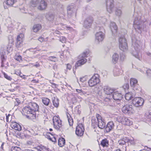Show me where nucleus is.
I'll return each mask as SVG.
<instances>
[{
  "label": "nucleus",
  "instance_id": "obj_1",
  "mask_svg": "<svg viewBox=\"0 0 151 151\" xmlns=\"http://www.w3.org/2000/svg\"><path fill=\"white\" fill-rule=\"evenodd\" d=\"M39 108V106L36 103L31 102L27 106L23 108V111L27 114H32L35 116V111H38Z\"/></svg>",
  "mask_w": 151,
  "mask_h": 151
},
{
  "label": "nucleus",
  "instance_id": "obj_2",
  "mask_svg": "<svg viewBox=\"0 0 151 151\" xmlns=\"http://www.w3.org/2000/svg\"><path fill=\"white\" fill-rule=\"evenodd\" d=\"M143 17L139 15L136 16L134 18V21L133 26L136 30H141L142 29V25L144 24H146L147 22L145 20H143Z\"/></svg>",
  "mask_w": 151,
  "mask_h": 151
},
{
  "label": "nucleus",
  "instance_id": "obj_3",
  "mask_svg": "<svg viewBox=\"0 0 151 151\" xmlns=\"http://www.w3.org/2000/svg\"><path fill=\"white\" fill-rule=\"evenodd\" d=\"M119 49L124 52L127 51L128 49V47L125 39L124 37H121L119 39Z\"/></svg>",
  "mask_w": 151,
  "mask_h": 151
},
{
  "label": "nucleus",
  "instance_id": "obj_4",
  "mask_svg": "<svg viewBox=\"0 0 151 151\" xmlns=\"http://www.w3.org/2000/svg\"><path fill=\"white\" fill-rule=\"evenodd\" d=\"M100 82L99 76L97 74H95L88 81V83L90 87L94 86Z\"/></svg>",
  "mask_w": 151,
  "mask_h": 151
},
{
  "label": "nucleus",
  "instance_id": "obj_5",
  "mask_svg": "<svg viewBox=\"0 0 151 151\" xmlns=\"http://www.w3.org/2000/svg\"><path fill=\"white\" fill-rule=\"evenodd\" d=\"M132 44L134 46L135 51H134L132 54L133 55L135 58L138 59L139 60H141L142 59V56L140 53L138 52V50L139 47L138 44H135V40L132 38Z\"/></svg>",
  "mask_w": 151,
  "mask_h": 151
},
{
  "label": "nucleus",
  "instance_id": "obj_6",
  "mask_svg": "<svg viewBox=\"0 0 151 151\" xmlns=\"http://www.w3.org/2000/svg\"><path fill=\"white\" fill-rule=\"evenodd\" d=\"M52 121L54 128L57 130H59L62 127L61 120L59 117L55 116L53 117Z\"/></svg>",
  "mask_w": 151,
  "mask_h": 151
},
{
  "label": "nucleus",
  "instance_id": "obj_7",
  "mask_svg": "<svg viewBox=\"0 0 151 151\" xmlns=\"http://www.w3.org/2000/svg\"><path fill=\"white\" fill-rule=\"evenodd\" d=\"M117 119L119 122H121L124 125L129 126L132 124V121L125 117H118Z\"/></svg>",
  "mask_w": 151,
  "mask_h": 151
},
{
  "label": "nucleus",
  "instance_id": "obj_8",
  "mask_svg": "<svg viewBox=\"0 0 151 151\" xmlns=\"http://www.w3.org/2000/svg\"><path fill=\"white\" fill-rule=\"evenodd\" d=\"M84 128L83 125L81 124H78L76 128V134L79 137H81L83 135Z\"/></svg>",
  "mask_w": 151,
  "mask_h": 151
},
{
  "label": "nucleus",
  "instance_id": "obj_9",
  "mask_svg": "<svg viewBox=\"0 0 151 151\" xmlns=\"http://www.w3.org/2000/svg\"><path fill=\"white\" fill-rule=\"evenodd\" d=\"M96 118L97 119L98 126L99 128L101 129L104 128L105 127L106 125V124L104 121V119H102L101 116L99 114L96 115Z\"/></svg>",
  "mask_w": 151,
  "mask_h": 151
},
{
  "label": "nucleus",
  "instance_id": "obj_10",
  "mask_svg": "<svg viewBox=\"0 0 151 151\" xmlns=\"http://www.w3.org/2000/svg\"><path fill=\"white\" fill-rule=\"evenodd\" d=\"M144 102L143 99L140 97H137L134 99L132 101V104L136 107L140 106L143 105Z\"/></svg>",
  "mask_w": 151,
  "mask_h": 151
},
{
  "label": "nucleus",
  "instance_id": "obj_11",
  "mask_svg": "<svg viewBox=\"0 0 151 151\" xmlns=\"http://www.w3.org/2000/svg\"><path fill=\"white\" fill-rule=\"evenodd\" d=\"M113 2V0H106V1L107 10L109 13H111L113 11L114 7Z\"/></svg>",
  "mask_w": 151,
  "mask_h": 151
},
{
  "label": "nucleus",
  "instance_id": "obj_12",
  "mask_svg": "<svg viewBox=\"0 0 151 151\" xmlns=\"http://www.w3.org/2000/svg\"><path fill=\"white\" fill-rule=\"evenodd\" d=\"M104 93L107 96H109V97L111 96L112 94L113 93L115 90L111 88L106 86H104L103 89Z\"/></svg>",
  "mask_w": 151,
  "mask_h": 151
},
{
  "label": "nucleus",
  "instance_id": "obj_13",
  "mask_svg": "<svg viewBox=\"0 0 151 151\" xmlns=\"http://www.w3.org/2000/svg\"><path fill=\"white\" fill-rule=\"evenodd\" d=\"M93 21V18L91 17H87L85 20L84 27L86 28H90Z\"/></svg>",
  "mask_w": 151,
  "mask_h": 151
},
{
  "label": "nucleus",
  "instance_id": "obj_14",
  "mask_svg": "<svg viewBox=\"0 0 151 151\" xmlns=\"http://www.w3.org/2000/svg\"><path fill=\"white\" fill-rule=\"evenodd\" d=\"M104 37V34L101 32H97L95 34L96 40L99 42L103 41Z\"/></svg>",
  "mask_w": 151,
  "mask_h": 151
},
{
  "label": "nucleus",
  "instance_id": "obj_15",
  "mask_svg": "<svg viewBox=\"0 0 151 151\" xmlns=\"http://www.w3.org/2000/svg\"><path fill=\"white\" fill-rule=\"evenodd\" d=\"M132 106L131 105H126L124 106L122 109V111L125 114H129L132 111Z\"/></svg>",
  "mask_w": 151,
  "mask_h": 151
},
{
  "label": "nucleus",
  "instance_id": "obj_16",
  "mask_svg": "<svg viewBox=\"0 0 151 151\" xmlns=\"http://www.w3.org/2000/svg\"><path fill=\"white\" fill-rule=\"evenodd\" d=\"M111 96L116 101H120L122 98V95L118 91H114Z\"/></svg>",
  "mask_w": 151,
  "mask_h": 151
},
{
  "label": "nucleus",
  "instance_id": "obj_17",
  "mask_svg": "<svg viewBox=\"0 0 151 151\" xmlns=\"http://www.w3.org/2000/svg\"><path fill=\"white\" fill-rule=\"evenodd\" d=\"M47 5V3L44 0H41L37 7L39 10H43L46 8Z\"/></svg>",
  "mask_w": 151,
  "mask_h": 151
},
{
  "label": "nucleus",
  "instance_id": "obj_18",
  "mask_svg": "<svg viewBox=\"0 0 151 151\" xmlns=\"http://www.w3.org/2000/svg\"><path fill=\"white\" fill-rule=\"evenodd\" d=\"M114 125L113 122H109L105 128V130L106 132H108L113 129L114 127Z\"/></svg>",
  "mask_w": 151,
  "mask_h": 151
},
{
  "label": "nucleus",
  "instance_id": "obj_19",
  "mask_svg": "<svg viewBox=\"0 0 151 151\" xmlns=\"http://www.w3.org/2000/svg\"><path fill=\"white\" fill-rule=\"evenodd\" d=\"M113 73L114 76H118L122 74L123 71L120 68L116 67L114 68Z\"/></svg>",
  "mask_w": 151,
  "mask_h": 151
},
{
  "label": "nucleus",
  "instance_id": "obj_20",
  "mask_svg": "<svg viewBox=\"0 0 151 151\" xmlns=\"http://www.w3.org/2000/svg\"><path fill=\"white\" fill-rule=\"evenodd\" d=\"M11 127L15 130L21 131L22 129L21 126L16 122L12 123L11 124Z\"/></svg>",
  "mask_w": 151,
  "mask_h": 151
},
{
  "label": "nucleus",
  "instance_id": "obj_21",
  "mask_svg": "<svg viewBox=\"0 0 151 151\" xmlns=\"http://www.w3.org/2000/svg\"><path fill=\"white\" fill-rule=\"evenodd\" d=\"M24 35L23 34L21 33L17 36V44L20 45L22 42L24 38Z\"/></svg>",
  "mask_w": 151,
  "mask_h": 151
},
{
  "label": "nucleus",
  "instance_id": "obj_22",
  "mask_svg": "<svg viewBox=\"0 0 151 151\" xmlns=\"http://www.w3.org/2000/svg\"><path fill=\"white\" fill-rule=\"evenodd\" d=\"M45 17L47 20L50 22H52L54 19V16L52 13H48L46 14Z\"/></svg>",
  "mask_w": 151,
  "mask_h": 151
},
{
  "label": "nucleus",
  "instance_id": "obj_23",
  "mask_svg": "<svg viewBox=\"0 0 151 151\" xmlns=\"http://www.w3.org/2000/svg\"><path fill=\"white\" fill-rule=\"evenodd\" d=\"M76 7H75L73 6H70L67 8V12L68 14L71 15L73 13L76 11Z\"/></svg>",
  "mask_w": 151,
  "mask_h": 151
},
{
  "label": "nucleus",
  "instance_id": "obj_24",
  "mask_svg": "<svg viewBox=\"0 0 151 151\" xmlns=\"http://www.w3.org/2000/svg\"><path fill=\"white\" fill-rule=\"evenodd\" d=\"M100 144L103 147H107L109 145V141L106 139H103L101 141Z\"/></svg>",
  "mask_w": 151,
  "mask_h": 151
},
{
  "label": "nucleus",
  "instance_id": "obj_25",
  "mask_svg": "<svg viewBox=\"0 0 151 151\" xmlns=\"http://www.w3.org/2000/svg\"><path fill=\"white\" fill-rule=\"evenodd\" d=\"M110 27L112 32L114 31H115L116 32L117 29V27L115 23L112 22H111L110 24Z\"/></svg>",
  "mask_w": 151,
  "mask_h": 151
},
{
  "label": "nucleus",
  "instance_id": "obj_26",
  "mask_svg": "<svg viewBox=\"0 0 151 151\" xmlns=\"http://www.w3.org/2000/svg\"><path fill=\"white\" fill-rule=\"evenodd\" d=\"M42 28V26L40 24H37L34 25L32 29L33 32H37L40 30Z\"/></svg>",
  "mask_w": 151,
  "mask_h": 151
},
{
  "label": "nucleus",
  "instance_id": "obj_27",
  "mask_svg": "<svg viewBox=\"0 0 151 151\" xmlns=\"http://www.w3.org/2000/svg\"><path fill=\"white\" fill-rule=\"evenodd\" d=\"M134 94L132 92H129L126 94L125 97L126 100L129 101L133 98Z\"/></svg>",
  "mask_w": 151,
  "mask_h": 151
},
{
  "label": "nucleus",
  "instance_id": "obj_28",
  "mask_svg": "<svg viewBox=\"0 0 151 151\" xmlns=\"http://www.w3.org/2000/svg\"><path fill=\"white\" fill-rule=\"evenodd\" d=\"M128 139H127V138L121 139L118 141V144H119L120 146H123L124 145L126 142H128Z\"/></svg>",
  "mask_w": 151,
  "mask_h": 151
},
{
  "label": "nucleus",
  "instance_id": "obj_29",
  "mask_svg": "<svg viewBox=\"0 0 151 151\" xmlns=\"http://www.w3.org/2000/svg\"><path fill=\"white\" fill-rule=\"evenodd\" d=\"M40 2V0H31L30 3L31 5L34 7L37 6Z\"/></svg>",
  "mask_w": 151,
  "mask_h": 151
},
{
  "label": "nucleus",
  "instance_id": "obj_30",
  "mask_svg": "<svg viewBox=\"0 0 151 151\" xmlns=\"http://www.w3.org/2000/svg\"><path fill=\"white\" fill-rule=\"evenodd\" d=\"M58 145L61 147L64 146L65 143V140L64 138H60L58 140Z\"/></svg>",
  "mask_w": 151,
  "mask_h": 151
},
{
  "label": "nucleus",
  "instance_id": "obj_31",
  "mask_svg": "<svg viewBox=\"0 0 151 151\" xmlns=\"http://www.w3.org/2000/svg\"><path fill=\"white\" fill-rule=\"evenodd\" d=\"M66 115L70 126H72L73 123V119H72L70 114L69 113H66Z\"/></svg>",
  "mask_w": 151,
  "mask_h": 151
},
{
  "label": "nucleus",
  "instance_id": "obj_32",
  "mask_svg": "<svg viewBox=\"0 0 151 151\" xmlns=\"http://www.w3.org/2000/svg\"><path fill=\"white\" fill-rule=\"evenodd\" d=\"M119 59V55L117 53H114L112 56V61L114 63H116Z\"/></svg>",
  "mask_w": 151,
  "mask_h": 151
},
{
  "label": "nucleus",
  "instance_id": "obj_33",
  "mask_svg": "<svg viewBox=\"0 0 151 151\" xmlns=\"http://www.w3.org/2000/svg\"><path fill=\"white\" fill-rule=\"evenodd\" d=\"M42 102L45 105L48 106L50 102V100L48 98L44 97L42 99Z\"/></svg>",
  "mask_w": 151,
  "mask_h": 151
},
{
  "label": "nucleus",
  "instance_id": "obj_34",
  "mask_svg": "<svg viewBox=\"0 0 151 151\" xmlns=\"http://www.w3.org/2000/svg\"><path fill=\"white\" fill-rule=\"evenodd\" d=\"M88 54V52H84L79 56V59L86 58L87 57Z\"/></svg>",
  "mask_w": 151,
  "mask_h": 151
},
{
  "label": "nucleus",
  "instance_id": "obj_35",
  "mask_svg": "<svg viewBox=\"0 0 151 151\" xmlns=\"http://www.w3.org/2000/svg\"><path fill=\"white\" fill-rule=\"evenodd\" d=\"M88 54V52H84L79 56V59L86 58L87 57Z\"/></svg>",
  "mask_w": 151,
  "mask_h": 151
},
{
  "label": "nucleus",
  "instance_id": "obj_36",
  "mask_svg": "<svg viewBox=\"0 0 151 151\" xmlns=\"http://www.w3.org/2000/svg\"><path fill=\"white\" fill-rule=\"evenodd\" d=\"M137 80L135 78H131L130 80V85L131 86L133 87L137 84Z\"/></svg>",
  "mask_w": 151,
  "mask_h": 151
},
{
  "label": "nucleus",
  "instance_id": "obj_37",
  "mask_svg": "<svg viewBox=\"0 0 151 151\" xmlns=\"http://www.w3.org/2000/svg\"><path fill=\"white\" fill-rule=\"evenodd\" d=\"M15 3V0H6L5 3L8 6H12Z\"/></svg>",
  "mask_w": 151,
  "mask_h": 151
},
{
  "label": "nucleus",
  "instance_id": "obj_38",
  "mask_svg": "<svg viewBox=\"0 0 151 151\" xmlns=\"http://www.w3.org/2000/svg\"><path fill=\"white\" fill-rule=\"evenodd\" d=\"M122 12L120 9H116L115 11V14L117 16L119 17H120L122 14Z\"/></svg>",
  "mask_w": 151,
  "mask_h": 151
},
{
  "label": "nucleus",
  "instance_id": "obj_39",
  "mask_svg": "<svg viewBox=\"0 0 151 151\" xmlns=\"http://www.w3.org/2000/svg\"><path fill=\"white\" fill-rule=\"evenodd\" d=\"M53 104L54 106L55 107H57L59 105V100L58 99L54 98V99L53 100Z\"/></svg>",
  "mask_w": 151,
  "mask_h": 151
},
{
  "label": "nucleus",
  "instance_id": "obj_40",
  "mask_svg": "<svg viewBox=\"0 0 151 151\" xmlns=\"http://www.w3.org/2000/svg\"><path fill=\"white\" fill-rule=\"evenodd\" d=\"M146 119H148V121H151V113L149 112H146L145 114Z\"/></svg>",
  "mask_w": 151,
  "mask_h": 151
},
{
  "label": "nucleus",
  "instance_id": "obj_41",
  "mask_svg": "<svg viewBox=\"0 0 151 151\" xmlns=\"http://www.w3.org/2000/svg\"><path fill=\"white\" fill-rule=\"evenodd\" d=\"M102 88L103 87L102 86H99L95 88L94 90L96 91V92L99 94Z\"/></svg>",
  "mask_w": 151,
  "mask_h": 151
},
{
  "label": "nucleus",
  "instance_id": "obj_42",
  "mask_svg": "<svg viewBox=\"0 0 151 151\" xmlns=\"http://www.w3.org/2000/svg\"><path fill=\"white\" fill-rule=\"evenodd\" d=\"M3 73L4 75V78L7 80L11 81H12L13 80L10 76H9L8 75H7L4 72H3Z\"/></svg>",
  "mask_w": 151,
  "mask_h": 151
},
{
  "label": "nucleus",
  "instance_id": "obj_43",
  "mask_svg": "<svg viewBox=\"0 0 151 151\" xmlns=\"http://www.w3.org/2000/svg\"><path fill=\"white\" fill-rule=\"evenodd\" d=\"M97 119L96 120V118L95 117H93L92 118L91 123L93 125L97 124Z\"/></svg>",
  "mask_w": 151,
  "mask_h": 151
},
{
  "label": "nucleus",
  "instance_id": "obj_44",
  "mask_svg": "<svg viewBox=\"0 0 151 151\" xmlns=\"http://www.w3.org/2000/svg\"><path fill=\"white\" fill-rule=\"evenodd\" d=\"M83 64L79 60L77 61L76 63L75 67L76 68L77 67L81 66Z\"/></svg>",
  "mask_w": 151,
  "mask_h": 151
},
{
  "label": "nucleus",
  "instance_id": "obj_45",
  "mask_svg": "<svg viewBox=\"0 0 151 151\" xmlns=\"http://www.w3.org/2000/svg\"><path fill=\"white\" fill-rule=\"evenodd\" d=\"M8 39L9 44H10V46H12V43L14 42V40L12 36H10L9 37Z\"/></svg>",
  "mask_w": 151,
  "mask_h": 151
},
{
  "label": "nucleus",
  "instance_id": "obj_46",
  "mask_svg": "<svg viewBox=\"0 0 151 151\" xmlns=\"http://www.w3.org/2000/svg\"><path fill=\"white\" fill-rule=\"evenodd\" d=\"M14 59L17 60L20 62L22 60V57L20 55H16L14 56Z\"/></svg>",
  "mask_w": 151,
  "mask_h": 151
},
{
  "label": "nucleus",
  "instance_id": "obj_47",
  "mask_svg": "<svg viewBox=\"0 0 151 151\" xmlns=\"http://www.w3.org/2000/svg\"><path fill=\"white\" fill-rule=\"evenodd\" d=\"M48 59L50 61L55 62L57 60L56 58L55 57L50 56L48 58Z\"/></svg>",
  "mask_w": 151,
  "mask_h": 151
},
{
  "label": "nucleus",
  "instance_id": "obj_48",
  "mask_svg": "<svg viewBox=\"0 0 151 151\" xmlns=\"http://www.w3.org/2000/svg\"><path fill=\"white\" fill-rule=\"evenodd\" d=\"M101 96H102L103 99H104V101L106 102H108L110 101V98L109 97H107V96H104V95L102 94H101Z\"/></svg>",
  "mask_w": 151,
  "mask_h": 151
},
{
  "label": "nucleus",
  "instance_id": "obj_49",
  "mask_svg": "<svg viewBox=\"0 0 151 151\" xmlns=\"http://www.w3.org/2000/svg\"><path fill=\"white\" fill-rule=\"evenodd\" d=\"M60 41L62 43H65L66 41V38L64 37H61L60 38Z\"/></svg>",
  "mask_w": 151,
  "mask_h": 151
},
{
  "label": "nucleus",
  "instance_id": "obj_50",
  "mask_svg": "<svg viewBox=\"0 0 151 151\" xmlns=\"http://www.w3.org/2000/svg\"><path fill=\"white\" fill-rule=\"evenodd\" d=\"M48 139H49L50 140H51L53 142H56L57 141V139L55 137H53L52 138H51L50 137H49L48 138Z\"/></svg>",
  "mask_w": 151,
  "mask_h": 151
},
{
  "label": "nucleus",
  "instance_id": "obj_51",
  "mask_svg": "<svg viewBox=\"0 0 151 151\" xmlns=\"http://www.w3.org/2000/svg\"><path fill=\"white\" fill-rule=\"evenodd\" d=\"M79 59H80L79 60L81 61L83 65L87 62V60L86 58H81Z\"/></svg>",
  "mask_w": 151,
  "mask_h": 151
},
{
  "label": "nucleus",
  "instance_id": "obj_52",
  "mask_svg": "<svg viewBox=\"0 0 151 151\" xmlns=\"http://www.w3.org/2000/svg\"><path fill=\"white\" fill-rule=\"evenodd\" d=\"M129 85L128 84H125L123 86V88L124 90L128 89L129 88Z\"/></svg>",
  "mask_w": 151,
  "mask_h": 151
},
{
  "label": "nucleus",
  "instance_id": "obj_53",
  "mask_svg": "<svg viewBox=\"0 0 151 151\" xmlns=\"http://www.w3.org/2000/svg\"><path fill=\"white\" fill-rule=\"evenodd\" d=\"M18 147H13L11 149V151H17Z\"/></svg>",
  "mask_w": 151,
  "mask_h": 151
},
{
  "label": "nucleus",
  "instance_id": "obj_54",
  "mask_svg": "<svg viewBox=\"0 0 151 151\" xmlns=\"http://www.w3.org/2000/svg\"><path fill=\"white\" fill-rule=\"evenodd\" d=\"M146 73L148 76L151 77V70L150 69L147 70Z\"/></svg>",
  "mask_w": 151,
  "mask_h": 151
},
{
  "label": "nucleus",
  "instance_id": "obj_55",
  "mask_svg": "<svg viewBox=\"0 0 151 151\" xmlns=\"http://www.w3.org/2000/svg\"><path fill=\"white\" fill-rule=\"evenodd\" d=\"M20 10L22 13H26V11L24 7H22L19 8Z\"/></svg>",
  "mask_w": 151,
  "mask_h": 151
},
{
  "label": "nucleus",
  "instance_id": "obj_56",
  "mask_svg": "<svg viewBox=\"0 0 151 151\" xmlns=\"http://www.w3.org/2000/svg\"><path fill=\"white\" fill-rule=\"evenodd\" d=\"M39 151H48V149L45 147H43L39 150Z\"/></svg>",
  "mask_w": 151,
  "mask_h": 151
},
{
  "label": "nucleus",
  "instance_id": "obj_57",
  "mask_svg": "<svg viewBox=\"0 0 151 151\" xmlns=\"http://www.w3.org/2000/svg\"><path fill=\"white\" fill-rule=\"evenodd\" d=\"M76 91L78 93V94H79L81 95H82L83 94L82 90L81 89L79 90L78 89H76Z\"/></svg>",
  "mask_w": 151,
  "mask_h": 151
},
{
  "label": "nucleus",
  "instance_id": "obj_58",
  "mask_svg": "<svg viewBox=\"0 0 151 151\" xmlns=\"http://www.w3.org/2000/svg\"><path fill=\"white\" fill-rule=\"evenodd\" d=\"M125 58V56L123 54H121L120 55V59L121 60H123Z\"/></svg>",
  "mask_w": 151,
  "mask_h": 151
},
{
  "label": "nucleus",
  "instance_id": "obj_59",
  "mask_svg": "<svg viewBox=\"0 0 151 151\" xmlns=\"http://www.w3.org/2000/svg\"><path fill=\"white\" fill-rule=\"evenodd\" d=\"M67 69L69 70H70L72 68V66L70 64H67Z\"/></svg>",
  "mask_w": 151,
  "mask_h": 151
},
{
  "label": "nucleus",
  "instance_id": "obj_60",
  "mask_svg": "<svg viewBox=\"0 0 151 151\" xmlns=\"http://www.w3.org/2000/svg\"><path fill=\"white\" fill-rule=\"evenodd\" d=\"M128 142H129L132 144L134 145V139H128Z\"/></svg>",
  "mask_w": 151,
  "mask_h": 151
},
{
  "label": "nucleus",
  "instance_id": "obj_61",
  "mask_svg": "<svg viewBox=\"0 0 151 151\" xmlns=\"http://www.w3.org/2000/svg\"><path fill=\"white\" fill-rule=\"evenodd\" d=\"M85 80L84 77L81 78H80V81L82 82L85 81Z\"/></svg>",
  "mask_w": 151,
  "mask_h": 151
},
{
  "label": "nucleus",
  "instance_id": "obj_62",
  "mask_svg": "<svg viewBox=\"0 0 151 151\" xmlns=\"http://www.w3.org/2000/svg\"><path fill=\"white\" fill-rule=\"evenodd\" d=\"M44 39L43 37H40L39 38L38 40L41 42H42L43 40Z\"/></svg>",
  "mask_w": 151,
  "mask_h": 151
},
{
  "label": "nucleus",
  "instance_id": "obj_63",
  "mask_svg": "<svg viewBox=\"0 0 151 151\" xmlns=\"http://www.w3.org/2000/svg\"><path fill=\"white\" fill-rule=\"evenodd\" d=\"M6 121L7 122L8 121V119H9V116H10V114H8V115H7V114H6Z\"/></svg>",
  "mask_w": 151,
  "mask_h": 151
},
{
  "label": "nucleus",
  "instance_id": "obj_64",
  "mask_svg": "<svg viewBox=\"0 0 151 151\" xmlns=\"http://www.w3.org/2000/svg\"><path fill=\"white\" fill-rule=\"evenodd\" d=\"M34 66L36 67H38L40 66V64L38 63H36V64L34 65Z\"/></svg>",
  "mask_w": 151,
  "mask_h": 151
}]
</instances>
